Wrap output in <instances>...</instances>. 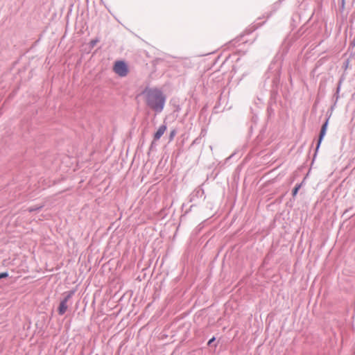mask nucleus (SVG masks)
<instances>
[{
	"mask_svg": "<svg viewBox=\"0 0 355 355\" xmlns=\"http://www.w3.org/2000/svg\"><path fill=\"white\" fill-rule=\"evenodd\" d=\"M113 69L120 77H125L128 73V64L123 60L116 61Z\"/></svg>",
	"mask_w": 355,
	"mask_h": 355,
	"instance_id": "3",
	"label": "nucleus"
},
{
	"mask_svg": "<svg viewBox=\"0 0 355 355\" xmlns=\"http://www.w3.org/2000/svg\"><path fill=\"white\" fill-rule=\"evenodd\" d=\"M176 134H177V130L175 129H173L171 130L169 137H168L169 142L173 140Z\"/></svg>",
	"mask_w": 355,
	"mask_h": 355,
	"instance_id": "11",
	"label": "nucleus"
},
{
	"mask_svg": "<svg viewBox=\"0 0 355 355\" xmlns=\"http://www.w3.org/2000/svg\"><path fill=\"white\" fill-rule=\"evenodd\" d=\"M350 46L352 47H355V37L353 38V40H352L351 43H350Z\"/></svg>",
	"mask_w": 355,
	"mask_h": 355,
	"instance_id": "18",
	"label": "nucleus"
},
{
	"mask_svg": "<svg viewBox=\"0 0 355 355\" xmlns=\"http://www.w3.org/2000/svg\"><path fill=\"white\" fill-rule=\"evenodd\" d=\"M141 95L144 96L146 105L155 113L159 114L163 111L166 98L161 89L146 87Z\"/></svg>",
	"mask_w": 355,
	"mask_h": 355,
	"instance_id": "1",
	"label": "nucleus"
},
{
	"mask_svg": "<svg viewBox=\"0 0 355 355\" xmlns=\"http://www.w3.org/2000/svg\"><path fill=\"white\" fill-rule=\"evenodd\" d=\"M156 141L157 140L153 139V141L151 142L150 146L149 147V151H153L154 150H155L157 146Z\"/></svg>",
	"mask_w": 355,
	"mask_h": 355,
	"instance_id": "13",
	"label": "nucleus"
},
{
	"mask_svg": "<svg viewBox=\"0 0 355 355\" xmlns=\"http://www.w3.org/2000/svg\"><path fill=\"white\" fill-rule=\"evenodd\" d=\"M348 211V210H345V211L344 212V214H346L347 212Z\"/></svg>",
	"mask_w": 355,
	"mask_h": 355,
	"instance_id": "24",
	"label": "nucleus"
},
{
	"mask_svg": "<svg viewBox=\"0 0 355 355\" xmlns=\"http://www.w3.org/2000/svg\"><path fill=\"white\" fill-rule=\"evenodd\" d=\"M344 80V78L343 77H341L338 83V85H337V88H336V92L335 94H334L333 96V98L334 99V101H336V103L338 102L339 98H340V88H341V85H342V83Z\"/></svg>",
	"mask_w": 355,
	"mask_h": 355,
	"instance_id": "7",
	"label": "nucleus"
},
{
	"mask_svg": "<svg viewBox=\"0 0 355 355\" xmlns=\"http://www.w3.org/2000/svg\"><path fill=\"white\" fill-rule=\"evenodd\" d=\"M9 276L8 272H0V279L6 278Z\"/></svg>",
	"mask_w": 355,
	"mask_h": 355,
	"instance_id": "14",
	"label": "nucleus"
},
{
	"mask_svg": "<svg viewBox=\"0 0 355 355\" xmlns=\"http://www.w3.org/2000/svg\"><path fill=\"white\" fill-rule=\"evenodd\" d=\"M302 183L297 184L294 187V188H293V190H292V196H293V197H295V196H297V193H298V191H299L300 189V188H301V187H302Z\"/></svg>",
	"mask_w": 355,
	"mask_h": 355,
	"instance_id": "8",
	"label": "nucleus"
},
{
	"mask_svg": "<svg viewBox=\"0 0 355 355\" xmlns=\"http://www.w3.org/2000/svg\"><path fill=\"white\" fill-rule=\"evenodd\" d=\"M276 80H277V78L275 79H274L273 83H275Z\"/></svg>",
	"mask_w": 355,
	"mask_h": 355,
	"instance_id": "23",
	"label": "nucleus"
},
{
	"mask_svg": "<svg viewBox=\"0 0 355 355\" xmlns=\"http://www.w3.org/2000/svg\"><path fill=\"white\" fill-rule=\"evenodd\" d=\"M336 103H336V101H334V104L331 106V107L329 110V111H330V112H333V110H334V108H335V107L336 105Z\"/></svg>",
	"mask_w": 355,
	"mask_h": 355,
	"instance_id": "16",
	"label": "nucleus"
},
{
	"mask_svg": "<svg viewBox=\"0 0 355 355\" xmlns=\"http://www.w3.org/2000/svg\"><path fill=\"white\" fill-rule=\"evenodd\" d=\"M205 134H206L205 130H202V131H201V135H202V136H204Z\"/></svg>",
	"mask_w": 355,
	"mask_h": 355,
	"instance_id": "21",
	"label": "nucleus"
},
{
	"mask_svg": "<svg viewBox=\"0 0 355 355\" xmlns=\"http://www.w3.org/2000/svg\"><path fill=\"white\" fill-rule=\"evenodd\" d=\"M74 291H69L64 293V297L60 301V305L58 309V312L60 315H63L67 310V302L74 295Z\"/></svg>",
	"mask_w": 355,
	"mask_h": 355,
	"instance_id": "2",
	"label": "nucleus"
},
{
	"mask_svg": "<svg viewBox=\"0 0 355 355\" xmlns=\"http://www.w3.org/2000/svg\"><path fill=\"white\" fill-rule=\"evenodd\" d=\"M277 94H278L277 92L275 89H272L271 94H270L271 101H274L275 102Z\"/></svg>",
	"mask_w": 355,
	"mask_h": 355,
	"instance_id": "12",
	"label": "nucleus"
},
{
	"mask_svg": "<svg viewBox=\"0 0 355 355\" xmlns=\"http://www.w3.org/2000/svg\"><path fill=\"white\" fill-rule=\"evenodd\" d=\"M216 341V337L213 336L211 338H210L207 343L208 346H211V344Z\"/></svg>",
	"mask_w": 355,
	"mask_h": 355,
	"instance_id": "15",
	"label": "nucleus"
},
{
	"mask_svg": "<svg viewBox=\"0 0 355 355\" xmlns=\"http://www.w3.org/2000/svg\"><path fill=\"white\" fill-rule=\"evenodd\" d=\"M233 155H234V154L231 155L227 158V159H229L232 158V157H233Z\"/></svg>",
	"mask_w": 355,
	"mask_h": 355,
	"instance_id": "22",
	"label": "nucleus"
},
{
	"mask_svg": "<svg viewBox=\"0 0 355 355\" xmlns=\"http://www.w3.org/2000/svg\"><path fill=\"white\" fill-rule=\"evenodd\" d=\"M204 195V190L201 188L196 189L189 196V201L195 202L196 199L202 198Z\"/></svg>",
	"mask_w": 355,
	"mask_h": 355,
	"instance_id": "5",
	"label": "nucleus"
},
{
	"mask_svg": "<svg viewBox=\"0 0 355 355\" xmlns=\"http://www.w3.org/2000/svg\"><path fill=\"white\" fill-rule=\"evenodd\" d=\"M331 114H332V112H330V111L328 110L327 112V119H329L331 116Z\"/></svg>",
	"mask_w": 355,
	"mask_h": 355,
	"instance_id": "19",
	"label": "nucleus"
},
{
	"mask_svg": "<svg viewBox=\"0 0 355 355\" xmlns=\"http://www.w3.org/2000/svg\"><path fill=\"white\" fill-rule=\"evenodd\" d=\"M348 64H349V60H347L345 63H344V67L345 69H347L348 67Z\"/></svg>",
	"mask_w": 355,
	"mask_h": 355,
	"instance_id": "20",
	"label": "nucleus"
},
{
	"mask_svg": "<svg viewBox=\"0 0 355 355\" xmlns=\"http://www.w3.org/2000/svg\"><path fill=\"white\" fill-rule=\"evenodd\" d=\"M44 207V205H40V206H31L28 208V212L31 213V212H34V211H39L41 209H42V207Z\"/></svg>",
	"mask_w": 355,
	"mask_h": 355,
	"instance_id": "9",
	"label": "nucleus"
},
{
	"mask_svg": "<svg viewBox=\"0 0 355 355\" xmlns=\"http://www.w3.org/2000/svg\"><path fill=\"white\" fill-rule=\"evenodd\" d=\"M98 42H99V39H98V37H96V38H95V39L92 40L89 42V44H88L89 47L90 49L94 48V47L95 46V45H96Z\"/></svg>",
	"mask_w": 355,
	"mask_h": 355,
	"instance_id": "10",
	"label": "nucleus"
},
{
	"mask_svg": "<svg viewBox=\"0 0 355 355\" xmlns=\"http://www.w3.org/2000/svg\"><path fill=\"white\" fill-rule=\"evenodd\" d=\"M166 128L167 127L166 124L161 125L154 134V140H159L166 130Z\"/></svg>",
	"mask_w": 355,
	"mask_h": 355,
	"instance_id": "6",
	"label": "nucleus"
},
{
	"mask_svg": "<svg viewBox=\"0 0 355 355\" xmlns=\"http://www.w3.org/2000/svg\"><path fill=\"white\" fill-rule=\"evenodd\" d=\"M328 125H329V119H326L325 121L322 125V127L320 130L318 142H317V145L315 147V156H316L317 153L320 147L321 143H322L324 136L326 135Z\"/></svg>",
	"mask_w": 355,
	"mask_h": 355,
	"instance_id": "4",
	"label": "nucleus"
},
{
	"mask_svg": "<svg viewBox=\"0 0 355 355\" xmlns=\"http://www.w3.org/2000/svg\"><path fill=\"white\" fill-rule=\"evenodd\" d=\"M345 6V0H341L340 9L343 10Z\"/></svg>",
	"mask_w": 355,
	"mask_h": 355,
	"instance_id": "17",
	"label": "nucleus"
}]
</instances>
